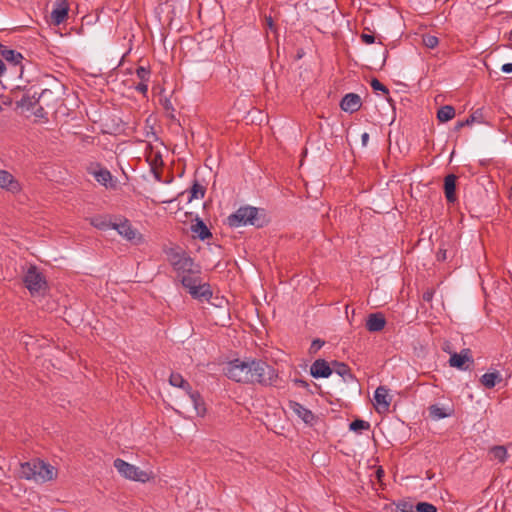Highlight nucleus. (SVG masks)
<instances>
[{
	"mask_svg": "<svg viewBox=\"0 0 512 512\" xmlns=\"http://www.w3.org/2000/svg\"><path fill=\"white\" fill-rule=\"evenodd\" d=\"M224 375L239 383L275 385L278 373L274 367L260 359H234L223 368Z\"/></svg>",
	"mask_w": 512,
	"mask_h": 512,
	"instance_id": "obj_1",
	"label": "nucleus"
},
{
	"mask_svg": "<svg viewBox=\"0 0 512 512\" xmlns=\"http://www.w3.org/2000/svg\"><path fill=\"white\" fill-rule=\"evenodd\" d=\"M227 222L233 228L247 225L262 228L269 223V218L264 209L247 205L241 206L229 215Z\"/></svg>",
	"mask_w": 512,
	"mask_h": 512,
	"instance_id": "obj_2",
	"label": "nucleus"
},
{
	"mask_svg": "<svg viewBox=\"0 0 512 512\" xmlns=\"http://www.w3.org/2000/svg\"><path fill=\"white\" fill-rule=\"evenodd\" d=\"M19 474L21 478L33 480L37 483H45L53 480L57 475L54 466L40 460L33 459L20 464Z\"/></svg>",
	"mask_w": 512,
	"mask_h": 512,
	"instance_id": "obj_3",
	"label": "nucleus"
},
{
	"mask_svg": "<svg viewBox=\"0 0 512 512\" xmlns=\"http://www.w3.org/2000/svg\"><path fill=\"white\" fill-rule=\"evenodd\" d=\"M113 465L124 478L129 480L146 483L153 478L151 472L141 470L120 458L115 459Z\"/></svg>",
	"mask_w": 512,
	"mask_h": 512,
	"instance_id": "obj_4",
	"label": "nucleus"
},
{
	"mask_svg": "<svg viewBox=\"0 0 512 512\" xmlns=\"http://www.w3.org/2000/svg\"><path fill=\"white\" fill-rule=\"evenodd\" d=\"M23 282L32 296L44 295L47 290V282L36 266H30L24 275Z\"/></svg>",
	"mask_w": 512,
	"mask_h": 512,
	"instance_id": "obj_5",
	"label": "nucleus"
},
{
	"mask_svg": "<svg viewBox=\"0 0 512 512\" xmlns=\"http://www.w3.org/2000/svg\"><path fill=\"white\" fill-rule=\"evenodd\" d=\"M113 229L116 230L122 237L128 241H141L142 236L138 234L137 230L134 229L127 218L114 217Z\"/></svg>",
	"mask_w": 512,
	"mask_h": 512,
	"instance_id": "obj_6",
	"label": "nucleus"
},
{
	"mask_svg": "<svg viewBox=\"0 0 512 512\" xmlns=\"http://www.w3.org/2000/svg\"><path fill=\"white\" fill-rule=\"evenodd\" d=\"M334 372L337 373L345 383L351 385V389L354 392H360V384L357 378L352 374L350 367L344 363L339 361L332 362Z\"/></svg>",
	"mask_w": 512,
	"mask_h": 512,
	"instance_id": "obj_7",
	"label": "nucleus"
},
{
	"mask_svg": "<svg viewBox=\"0 0 512 512\" xmlns=\"http://www.w3.org/2000/svg\"><path fill=\"white\" fill-rule=\"evenodd\" d=\"M69 12V3L67 0H56L53 4V8L50 14L51 22L54 25H60L63 23Z\"/></svg>",
	"mask_w": 512,
	"mask_h": 512,
	"instance_id": "obj_8",
	"label": "nucleus"
},
{
	"mask_svg": "<svg viewBox=\"0 0 512 512\" xmlns=\"http://www.w3.org/2000/svg\"><path fill=\"white\" fill-rule=\"evenodd\" d=\"M391 397L389 390L384 386H379L374 392V405L378 413H385L389 410Z\"/></svg>",
	"mask_w": 512,
	"mask_h": 512,
	"instance_id": "obj_9",
	"label": "nucleus"
},
{
	"mask_svg": "<svg viewBox=\"0 0 512 512\" xmlns=\"http://www.w3.org/2000/svg\"><path fill=\"white\" fill-rule=\"evenodd\" d=\"M333 372V366L324 359L315 360L310 367V374L314 378H328Z\"/></svg>",
	"mask_w": 512,
	"mask_h": 512,
	"instance_id": "obj_10",
	"label": "nucleus"
},
{
	"mask_svg": "<svg viewBox=\"0 0 512 512\" xmlns=\"http://www.w3.org/2000/svg\"><path fill=\"white\" fill-rule=\"evenodd\" d=\"M466 362L473 363L470 349H463L460 353H452L449 359L450 366L460 370L468 368L465 366Z\"/></svg>",
	"mask_w": 512,
	"mask_h": 512,
	"instance_id": "obj_11",
	"label": "nucleus"
},
{
	"mask_svg": "<svg viewBox=\"0 0 512 512\" xmlns=\"http://www.w3.org/2000/svg\"><path fill=\"white\" fill-rule=\"evenodd\" d=\"M362 102L358 94L348 93L346 94L340 103V107L343 111L354 113L361 108Z\"/></svg>",
	"mask_w": 512,
	"mask_h": 512,
	"instance_id": "obj_12",
	"label": "nucleus"
},
{
	"mask_svg": "<svg viewBox=\"0 0 512 512\" xmlns=\"http://www.w3.org/2000/svg\"><path fill=\"white\" fill-rule=\"evenodd\" d=\"M200 274V267L198 266L193 269V272H188L180 276L178 279L180 280L183 287L190 291L191 289H194L196 285L198 286L202 283Z\"/></svg>",
	"mask_w": 512,
	"mask_h": 512,
	"instance_id": "obj_13",
	"label": "nucleus"
},
{
	"mask_svg": "<svg viewBox=\"0 0 512 512\" xmlns=\"http://www.w3.org/2000/svg\"><path fill=\"white\" fill-rule=\"evenodd\" d=\"M288 407L292 410L304 423L312 425L315 420V415L311 410L307 409L296 401H289Z\"/></svg>",
	"mask_w": 512,
	"mask_h": 512,
	"instance_id": "obj_14",
	"label": "nucleus"
},
{
	"mask_svg": "<svg viewBox=\"0 0 512 512\" xmlns=\"http://www.w3.org/2000/svg\"><path fill=\"white\" fill-rule=\"evenodd\" d=\"M386 325V319L381 312L371 313L366 320V329L369 332H380Z\"/></svg>",
	"mask_w": 512,
	"mask_h": 512,
	"instance_id": "obj_15",
	"label": "nucleus"
},
{
	"mask_svg": "<svg viewBox=\"0 0 512 512\" xmlns=\"http://www.w3.org/2000/svg\"><path fill=\"white\" fill-rule=\"evenodd\" d=\"M0 56L2 57L1 59L5 60L8 62V64L12 65V66H17V65H20L22 60L24 59L23 55L16 51V50H13V49H9L8 47H6L5 45L1 44L0 43Z\"/></svg>",
	"mask_w": 512,
	"mask_h": 512,
	"instance_id": "obj_16",
	"label": "nucleus"
},
{
	"mask_svg": "<svg viewBox=\"0 0 512 512\" xmlns=\"http://www.w3.org/2000/svg\"><path fill=\"white\" fill-rule=\"evenodd\" d=\"M456 182L457 177L454 174H449L444 178V194L449 203H454L457 200L456 196Z\"/></svg>",
	"mask_w": 512,
	"mask_h": 512,
	"instance_id": "obj_17",
	"label": "nucleus"
},
{
	"mask_svg": "<svg viewBox=\"0 0 512 512\" xmlns=\"http://www.w3.org/2000/svg\"><path fill=\"white\" fill-rule=\"evenodd\" d=\"M172 267L177 274V278H179L188 272H193V269L198 267V265L195 264L194 260L189 255H186Z\"/></svg>",
	"mask_w": 512,
	"mask_h": 512,
	"instance_id": "obj_18",
	"label": "nucleus"
},
{
	"mask_svg": "<svg viewBox=\"0 0 512 512\" xmlns=\"http://www.w3.org/2000/svg\"><path fill=\"white\" fill-rule=\"evenodd\" d=\"M96 181L106 188H115V183L111 172L106 168H99L98 170L90 171Z\"/></svg>",
	"mask_w": 512,
	"mask_h": 512,
	"instance_id": "obj_19",
	"label": "nucleus"
},
{
	"mask_svg": "<svg viewBox=\"0 0 512 512\" xmlns=\"http://www.w3.org/2000/svg\"><path fill=\"white\" fill-rule=\"evenodd\" d=\"M188 292L192 296V298L197 299L199 301H209L213 294L211 286L206 282H202L198 286L196 285L194 289H191Z\"/></svg>",
	"mask_w": 512,
	"mask_h": 512,
	"instance_id": "obj_20",
	"label": "nucleus"
},
{
	"mask_svg": "<svg viewBox=\"0 0 512 512\" xmlns=\"http://www.w3.org/2000/svg\"><path fill=\"white\" fill-rule=\"evenodd\" d=\"M0 187L13 193L20 190L18 181L14 179L12 174L5 170H0Z\"/></svg>",
	"mask_w": 512,
	"mask_h": 512,
	"instance_id": "obj_21",
	"label": "nucleus"
},
{
	"mask_svg": "<svg viewBox=\"0 0 512 512\" xmlns=\"http://www.w3.org/2000/svg\"><path fill=\"white\" fill-rule=\"evenodd\" d=\"M186 393L194 406L196 414L199 416H203L206 413V407L200 393L198 391L193 390L192 388Z\"/></svg>",
	"mask_w": 512,
	"mask_h": 512,
	"instance_id": "obj_22",
	"label": "nucleus"
},
{
	"mask_svg": "<svg viewBox=\"0 0 512 512\" xmlns=\"http://www.w3.org/2000/svg\"><path fill=\"white\" fill-rule=\"evenodd\" d=\"M115 216H109V215H106V216H95L93 218H91V225L94 226L95 228L99 229V230H107V229H113V225H114V219Z\"/></svg>",
	"mask_w": 512,
	"mask_h": 512,
	"instance_id": "obj_23",
	"label": "nucleus"
},
{
	"mask_svg": "<svg viewBox=\"0 0 512 512\" xmlns=\"http://www.w3.org/2000/svg\"><path fill=\"white\" fill-rule=\"evenodd\" d=\"M503 380L499 371L488 372L480 377V383L487 389H492Z\"/></svg>",
	"mask_w": 512,
	"mask_h": 512,
	"instance_id": "obj_24",
	"label": "nucleus"
},
{
	"mask_svg": "<svg viewBox=\"0 0 512 512\" xmlns=\"http://www.w3.org/2000/svg\"><path fill=\"white\" fill-rule=\"evenodd\" d=\"M37 92H34L33 94L30 93V91H27L23 94L20 100L16 102L17 107L26 109V110H33L35 106L37 105Z\"/></svg>",
	"mask_w": 512,
	"mask_h": 512,
	"instance_id": "obj_25",
	"label": "nucleus"
},
{
	"mask_svg": "<svg viewBox=\"0 0 512 512\" xmlns=\"http://www.w3.org/2000/svg\"><path fill=\"white\" fill-rule=\"evenodd\" d=\"M473 123L485 124L487 123L482 109L475 110L466 120L459 121L456 125V129H460L464 126H470Z\"/></svg>",
	"mask_w": 512,
	"mask_h": 512,
	"instance_id": "obj_26",
	"label": "nucleus"
},
{
	"mask_svg": "<svg viewBox=\"0 0 512 512\" xmlns=\"http://www.w3.org/2000/svg\"><path fill=\"white\" fill-rule=\"evenodd\" d=\"M191 231L201 240H206L212 237V233L201 219H197L196 223L191 225Z\"/></svg>",
	"mask_w": 512,
	"mask_h": 512,
	"instance_id": "obj_27",
	"label": "nucleus"
},
{
	"mask_svg": "<svg viewBox=\"0 0 512 512\" xmlns=\"http://www.w3.org/2000/svg\"><path fill=\"white\" fill-rule=\"evenodd\" d=\"M165 254L167 256V260L171 266H174L177 261H180L186 255H188L182 248L180 247H171L165 250Z\"/></svg>",
	"mask_w": 512,
	"mask_h": 512,
	"instance_id": "obj_28",
	"label": "nucleus"
},
{
	"mask_svg": "<svg viewBox=\"0 0 512 512\" xmlns=\"http://www.w3.org/2000/svg\"><path fill=\"white\" fill-rule=\"evenodd\" d=\"M169 383L174 387L182 388L185 392L192 388L191 385L179 373H171L169 377Z\"/></svg>",
	"mask_w": 512,
	"mask_h": 512,
	"instance_id": "obj_29",
	"label": "nucleus"
},
{
	"mask_svg": "<svg viewBox=\"0 0 512 512\" xmlns=\"http://www.w3.org/2000/svg\"><path fill=\"white\" fill-rule=\"evenodd\" d=\"M37 100L39 103L44 104L47 108L54 106V93L50 89H44L41 93H37Z\"/></svg>",
	"mask_w": 512,
	"mask_h": 512,
	"instance_id": "obj_30",
	"label": "nucleus"
},
{
	"mask_svg": "<svg viewBox=\"0 0 512 512\" xmlns=\"http://www.w3.org/2000/svg\"><path fill=\"white\" fill-rule=\"evenodd\" d=\"M455 116V109L453 106L445 105L437 111V119L440 122H447Z\"/></svg>",
	"mask_w": 512,
	"mask_h": 512,
	"instance_id": "obj_31",
	"label": "nucleus"
},
{
	"mask_svg": "<svg viewBox=\"0 0 512 512\" xmlns=\"http://www.w3.org/2000/svg\"><path fill=\"white\" fill-rule=\"evenodd\" d=\"M205 187L202 186L197 180L194 181L191 189H190V197L189 202L193 199H202L205 196Z\"/></svg>",
	"mask_w": 512,
	"mask_h": 512,
	"instance_id": "obj_32",
	"label": "nucleus"
},
{
	"mask_svg": "<svg viewBox=\"0 0 512 512\" xmlns=\"http://www.w3.org/2000/svg\"><path fill=\"white\" fill-rule=\"evenodd\" d=\"M489 453L499 462L504 463L507 459V449L505 446L498 445L490 448Z\"/></svg>",
	"mask_w": 512,
	"mask_h": 512,
	"instance_id": "obj_33",
	"label": "nucleus"
},
{
	"mask_svg": "<svg viewBox=\"0 0 512 512\" xmlns=\"http://www.w3.org/2000/svg\"><path fill=\"white\" fill-rule=\"evenodd\" d=\"M429 414L430 417L435 420L443 419L450 415V413L446 412L444 408L439 407L438 405H431L429 407Z\"/></svg>",
	"mask_w": 512,
	"mask_h": 512,
	"instance_id": "obj_34",
	"label": "nucleus"
},
{
	"mask_svg": "<svg viewBox=\"0 0 512 512\" xmlns=\"http://www.w3.org/2000/svg\"><path fill=\"white\" fill-rule=\"evenodd\" d=\"M349 428L351 431L360 433L362 430H369L370 423L362 419H356L350 423Z\"/></svg>",
	"mask_w": 512,
	"mask_h": 512,
	"instance_id": "obj_35",
	"label": "nucleus"
},
{
	"mask_svg": "<svg viewBox=\"0 0 512 512\" xmlns=\"http://www.w3.org/2000/svg\"><path fill=\"white\" fill-rule=\"evenodd\" d=\"M136 75L140 79V81H142V82H149L150 81V76H151V71L147 67L139 66L136 69Z\"/></svg>",
	"mask_w": 512,
	"mask_h": 512,
	"instance_id": "obj_36",
	"label": "nucleus"
},
{
	"mask_svg": "<svg viewBox=\"0 0 512 512\" xmlns=\"http://www.w3.org/2000/svg\"><path fill=\"white\" fill-rule=\"evenodd\" d=\"M422 42L425 45V47L433 49L438 45L439 40L434 35L426 34V35H423Z\"/></svg>",
	"mask_w": 512,
	"mask_h": 512,
	"instance_id": "obj_37",
	"label": "nucleus"
},
{
	"mask_svg": "<svg viewBox=\"0 0 512 512\" xmlns=\"http://www.w3.org/2000/svg\"><path fill=\"white\" fill-rule=\"evenodd\" d=\"M417 512H437L436 506L428 502H419L415 505Z\"/></svg>",
	"mask_w": 512,
	"mask_h": 512,
	"instance_id": "obj_38",
	"label": "nucleus"
},
{
	"mask_svg": "<svg viewBox=\"0 0 512 512\" xmlns=\"http://www.w3.org/2000/svg\"><path fill=\"white\" fill-rule=\"evenodd\" d=\"M396 509L400 512H415V505L408 501H399L396 504Z\"/></svg>",
	"mask_w": 512,
	"mask_h": 512,
	"instance_id": "obj_39",
	"label": "nucleus"
},
{
	"mask_svg": "<svg viewBox=\"0 0 512 512\" xmlns=\"http://www.w3.org/2000/svg\"><path fill=\"white\" fill-rule=\"evenodd\" d=\"M371 87L375 91H381L384 94H389V89L383 85L377 78H373L370 82Z\"/></svg>",
	"mask_w": 512,
	"mask_h": 512,
	"instance_id": "obj_40",
	"label": "nucleus"
},
{
	"mask_svg": "<svg viewBox=\"0 0 512 512\" xmlns=\"http://www.w3.org/2000/svg\"><path fill=\"white\" fill-rule=\"evenodd\" d=\"M324 344H325V342L321 339L313 340L310 345V348H309V353L310 354L317 353L323 347Z\"/></svg>",
	"mask_w": 512,
	"mask_h": 512,
	"instance_id": "obj_41",
	"label": "nucleus"
},
{
	"mask_svg": "<svg viewBox=\"0 0 512 512\" xmlns=\"http://www.w3.org/2000/svg\"><path fill=\"white\" fill-rule=\"evenodd\" d=\"M135 90L143 94V96H147L148 93V82L140 81L136 86Z\"/></svg>",
	"mask_w": 512,
	"mask_h": 512,
	"instance_id": "obj_42",
	"label": "nucleus"
},
{
	"mask_svg": "<svg viewBox=\"0 0 512 512\" xmlns=\"http://www.w3.org/2000/svg\"><path fill=\"white\" fill-rule=\"evenodd\" d=\"M436 258L438 261H445L447 259V249L441 245L439 247V250L436 253Z\"/></svg>",
	"mask_w": 512,
	"mask_h": 512,
	"instance_id": "obj_43",
	"label": "nucleus"
},
{
	"mask_svg": "<svg viewBox=\"0 0 512 512\" xmlns=\"http://www.w3.org/2000/svg\"><path fill=\"white\" fill-rule=\"evenodd\" d=\"M36 106H38V107L33 111L34 115L39 117V118H43L45 116V114H46L45 111H44V108L46 106L44 104H42V103H37Z\"/></svg>",
	"mask_w": 512,
	"mask_h": 512,
	"instance_id": "obj_44",
	"label": "nucleus"
},
{
	"mask_svg": "<svg viewBox=\"0 0 512 512\" xmlns=\"http://www.w3.org/2000/svg\"><path fill=\"white\" fill-rule=\"evenodd\" d=\"M360 38L365 44H373L375 42L373 34L362 33Z\"/></svg>",
	"mask_w": 512,
	"mask_h": 512,
	"instance_id": "obj_45",
	"label": "nucleus"
},
{
	"mask_svg": "<svg viewBox=\"0 0 512 512\" xmlns=\"http://www.w3.org/2000/svg\"><path fill=\"white\" fill-rule=\"evenodd\" d=\"M433 296H434V290L433 289H427L423 295H422V299L423 301L425 302H431L432 299H433Z\"/></svg>",
	"mask_w": 512,
	"mask_h": 512,
	"instance_id": "obj_46",
	"label": "nucleus"
},
{
	"mask_svg": "<svg viewBox=\"0 0 512 512\" xmlns=\"http://www.w3.org/2000/svg\"><path fill=\"white\" fill-rule=\"evenodd\" d=\"M163 107L164 109L167 111V112H170V113H173L174 112V107L171 103V101L169 99H165L164 102H163ZM170 116L172 118H174V115L173 114H170Z\"/></svg>",
	"mask_w": 512,
	"mask_h": 512,
	"instance_id": "obj_47",
	"label": "nucleus"
},
{
	"mask_svg": "<svg viewBox=\"0 0 512 512\" xmlns=\"http://www.w3.org/2000/svg\"><path fill=\"white\" fill-rule=\"evenodd\" d=\"M293 382H294V384H296L302 388H305V389H308L310 387V384L304 379L295 378V379H293Z\"/></svg>",
	"mask_w": 512,
	"mask_h": 512,
	"instance_id": "obj_48",
	"label": "nucleus"
},
{
	"mask_svg": "<svg viewBox=\"0 0 512 512\" xmlns=\"http://www.w3.org/2000/svg\"><path fill=\"white\" fill-rule=\"evenodd\" d=\"M501 70L504 73H511L512 72V63H505L502 65Z\"/></svg>",
	"mask_w": 512,
	"mask_h": 512,
	"instance_id": "obj_49",
	"label": "nucleus"
},
{
	"mask_svg": "<svg viewBox=\"0 0 512 512\" xmlns=\"http://www.w3.org/2000/svg\"><path fill=\"white\" fill-rule=\"evenodd\" d=\"M361 139H362V142L363 144L365 145L369 139V134L368 133H363L362 136H361Z\"/></svg>",
	"mask_w": 512,
	"mask_h": 512,
	"instance_id": "obj_50",
	"label": "nucleus"
},
{
	"mask_svg": "<svg viewBox=\"0 0 512 512\" xmlns=\"http://www.w3.org/2000/svg\"><path fill=\"white\" fill-rule=\"evenodd\" d=\"M266 21H267V24L269 25V27L271 28V27H272V25H273V20H272V18H271V17H267V18H266Z\"/></svg>",
	"mask_w": 512,
	"mask_h": 512,
	"instance_id": "obj_51",
	"label": "nucleus"
},
{
	"mask_svg": "<svg viewBox=\"0 0 512 512\" xmlns=\"http://www.w3.org/2000/svg\"><path fill=\"white\" fill-rule=\"evenodd\" d=\"M3 103H4V105H9L10 104L9 101H4Z\"/></svg>",
	"mask_w": 512,
	"mask_h": 512,
	"instance_id": "obj_52",
	"label": "nucleus"
},
{
	"mask_svg": "<svg viewBox=\"0 0 512 512\" xmlns=\"http://www.w3.org/2000/svg\"><path fill=\"white\" fill-rule=\"evenodd\" d=\"M509 40H512V29H511V32H510Z\"/></svg>",
	"mask_w": 512,
	"mask_h": 512,
	"instance_id": "obj_53",
	"label": "nucleus"
}]
</instances>
